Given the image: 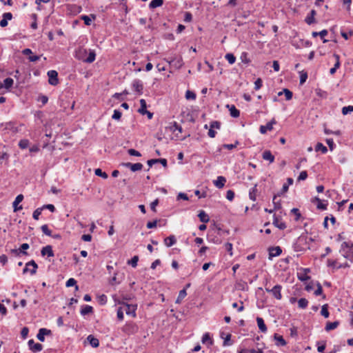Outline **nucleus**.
Returning a JSON list of instances; mask_svg holds the SVG:
<instances>
[{
  "label": "nucleus",
  "instance_id": "nucleus-1",
  "mask_svg": "<svg viewBox=\"0 0 353 353\" xmlns=\"http://www.w3.org/2000/svg\"><path fill=\"white\" fill-rule=\"evenodd\" d=\"M312 241L307 234H301L293 244V248L295 252H301L306 250L310 247V243Z\"/></svg>",
  "mask_w": 353,
  "mask_h": 353
},
{
  "label": "nucleus",
  "instance_id": "nucleus-2",
  "mask_svg": "<svg viewBox=\"0 0 353 353\" xmlns=\"http://www.w3.org/2000/svg\"><path fill=\"white\" fill-rule=\"evenodd\" d=\"M340 252L344 258L352 261L353 259V243L343 242L341 245Z\"/></svg>",
  "mask_w": 353,
  "mask_h": 353
},
{
  "label": "nucleus",
  "instance_id": "nucleus-3",
  "mask_svg": "<svg viewBox=\"0 0 353 353\" xmlns=\"http://www.w3.org/2000/svg\"><path fill=\"white\" fill-rule=\"evenodd\" d=\"M122 331L128 335L134 334L138 332V326L133 322L126 323Z\"/></svg>",
  "mask_w": 353,
  "mask_h": 353
},
{
  "label": "nucleus",
  "instance_id": "nucleus-4",
  "mask_svg": "<svg viewBox=\"0 0 353 353\" xmlns=\"http://www.w3.org/2000/svg\"><path fill=\"white\" fill-rule=\"evenodd\" d=\"M281 290L282 286L281 285H276L272 289L265 288V291L271 293L272 296L278 300H281L282 299Z\"/></svg>",
  "mask_w": 353,
  "mask_h": 353
},
{
  "label": "nucleus",
  "instance_id": "nucleus-5",
  "mask_svg": "<svg viewBox=\"0 0 353 353\" xmlns=\"http://www.w3.org/2000/svg\"><path fill=\"white\" fill-rule=\"evenodd\" d=\"M38 265L34 260H31L26 264V267L23 270V273L26 274L29 272L32 275H34L37 272Z\"/></svg>",
  "mask_w": 353,
  "mask_h": 353
},
{
  "label": "nucleus",
  "instance_id": "nucleus-6",
  "mask_svg": "<svg viewBox=\"0 0 353 353\" xmlns=\"http://www.w3.org/2000/svg\"><path fill=\"white\" fill-rule=\"evenodd\" d=\"M122 307L127 315H130L133 317L136 316L137 305L123 303Z\"/></svg>",
  "mask_w": 353,
  "mask_h": 353
},
{
  "label": "nucleus",
  "instance_id": "nucleus-7",
  "mask_svg": "<svg viewBox=\"0 0 353 353\" xmlns=\"http://www.w3.org/2000/svg\"><path fill=\"white\" fill-rule=\"evenodd\" d=\"M48 83L52 85H57L59 83L58 72L56 70L48 72Z\"/></svg>",
  "mask_w": 353,
  "mask_h": 353
},
{
  "label": "nucleus",
  "instance_id": "nucleus-8",
  "mask_svg": "<svg viewBox=\"0 0 353 353\" xmlns=\"http://www.w3.org/2000/svg\"><path fill=\"white\" fill-rule=\"evenodd\" d=\"M124 279V273L115 272L113 277L110 280L109 283L111 285L120 284Z\"/></svg>",
  "mask_w": 353,
  "mask_h": 353
},
{
  "label": "nucleus",
  "instance_id": "nucleus-9",
  "mask_svg": "<svg viewBox=\"0 0 353 353\" xmlns=\"http://www.w3.org/2000/svg\"><path fill=\"white\" fill-rule=\"evenodd\" d=\"M28 343L30 350H32L34 353L39 352L43 349V345L41 343H34L33 339L29 340Z\"/></svg>",
  "mask_w": 353,
  "mask_h": 353
},
{
  "label": "nucleus",
  "instance_id": "nucleus-10",
  "mask_svg": "<svg viewBox=\"0 0 353 353\" xmlns=\"http://www.w3.org/2000/svg\"><path fill=\"white\" fill-rule=\"evenodd\" d=\"M52 334L50 330L47 328H40L37 334V338L39 341L43 342L45 341V336H49Z\"/></svg>",
  "mask_w": 353,
  "mask_h": 353
},
{
  "label": "nucleus",
  "instance_id": "nucleus-11",
  "mask_svg": "<svg viewBox=\"0 0 353 353\" xmlns=\"http://www.w3.org/2000/svg\"><path fill=\"white\" fill-rule=\"evenodd\" d=\"M132 86L134 90L139 94L143 93V84L140 79H134L132 83Z\"/></svg>",
  "mask_w": 353,
  "mask_h": 353
},
{
  "label": "nucleus",
  "instance_id": "nucleus-12",
  "mask_svg": "<svg viewBox=\"0 0 353 353\" xmlns=\"http://www.w3.org/2000/svg\"><path fill=\"white\" fill-rule=\"evenodd\" d=\"M122 165L125 168H130L132 172L141 170L143 166L141 163H132L128 162L123 163Z\"/></svg>",
  "mask_w": 353,
  "mask_h": 353
},
{
  "label": "nucleus",
  "instance_id": "nucleus-13",
  "mask_svg": "<svg viewBox=\"0 0 353 353\" xmlns=\"http://www.w3.org/2000/svg\"><path fill=\"white\" fill-rule=\"evenodd\" d=\"M282 252V250L279 246L271 247L269 248V259L279 256Z\"/></svg>",
  "mask_w": 353,
  "mask_h": 353
},
{
  "label": "nucleus",
  "instance_id": "nucleus-14",
  "mask_svg": "<svg viewBox=\"0 0 353 353\" xmlns=\"http://www.w3.org/2000/svg\"><path fill=\"white\" fill-rule=\"evenodd\" d=\"M276 123V121L273 119L268 122L265 125H261L259 131L261 134H265L267 131H270L273 129V125Z\"/></svg>",
  "mask_w": 353,
  "mask_h": 353
},
{
  "label": "nucleus",
  "instance_id": "nucleus-15",
  "mask_svg": "<svg viewBox=\"0 0 353 353\" xmlns=\"http://www.w3.org/2000/svg\"><path fill=\"white\" fill-rule=\"evenodd\" d=\"M12 18V14L11 12H5L3 14V19L0 21V26L2 28H4L8 26V21L11 20Z\"/></svg>",
  "mask_w": 353,
  "mask_h": 353
},
{
  "label": "nucleus",
  "instance_id": "nucleus-16",
  "mask_svg": "<svg viewBox=\"0 0 353 353\" xmlns=\"http://www.w3.org/2000/svg\"><path fill=\"white\" fill-rule=\"evenodd\" d=\"M41 254L43 256L47 255L48 257L54 256V252L51 245H46L41 249Z\"/></svg>",
  "mask_w": 353,
  "mask_h": 353
},
{
  "label": "nucleus",
  "instance_id": "nucleus-17",
  "mask_svg": "<svg viewBox=\"0 0 353 353\" xmlns=\"http://www.w3.org/2000/svg\"><path fill=\"white\" fill-rule=\"evenodd\" d=\"M23 196L22 194H19L18 196H17V197L15 198V200L14 201V202L12 203L14 212L20 210L22 209V206L21 205L18 207L17 205L19 203H21L23 201Z\"/></svg>",
  "mask_w": 353,
  "mask_h": 353
},
{
  "label": "nucleus",
  "instance_id": "nucleus-18",
  "mask_svg": "<svg viewBox=\"0 0 353 353\" xmlns=\"http://www.w3.org/2000/svg\"><path fill=\"white\" fill-rule=\"evenodd\" d=\"M225 182H226V179L224 176H219L217 177V179L216 180L214 181V184L216 188L221 189V188H223Z\"/></svg>",
  "mask_w": 353,
  "mask_h": 353
},
{
  "label": "nucleus",
  "instance_id": "nucleus-19",
  "mask_svg": "<svg viewBox=\"0 0 353 353\" xmlns=\"http://www.w3.org/2000/svg\"><path fill=\"white\" fill-rule=\"evenodd\" d=\"M227 108L229 109L232 117L237 118L239 117L240 111L234 105H227Z\"/></svg>",
  "mask_w": 353,
  "mask_h": 353
},
{
  "label": "nucleus",
  "instance_id": "nucleus-20",
  "mask_svg": "<svg viewBox=\"0 0 353 353\" xmlns=\"http://www.w3.org/2000/svg\"><path fill=\"white\" fill-rule=\"evenodd\" d=\"M273 224L280 230H285L287 227L285 223L283 222L276 216H274Z\"/></svg>",
  "mask_w": 353,
  "mask_h": 353
},
{
  "label": "nucleus",
  "instance_id": "nucleus-21",
  "mask_svg": "<svg viewBox=\"0 0 353 353\" xmlns=\"http://www.w3.org/2000/svg\"><path fill=\"white\" fill-rule=\"evenodd\" d=\"M327 30H323L320 32H312V36L314 37H316L317 36L320 37L321 39L323 40V43H327L328 41L325 39H324V37L327 35Z\"/></svg>",
  "mask_w": 353,
  "mask_h": 353
},
{
  "label": "nucleus",
  "instance_id": "nucleus-22",
  "mask_svg": "<svg viewBox=\"0 0 353 353\" xmlns=\"http://www.w3.org/2000/svg\"><path fill=\"white\" fill-rule=\"evenodd\" d=\"M87 341L89 342L90 345L93 347H97L99 345V341L95 338L93 335L90 334L87 337Z\"/></svg>",
  "mask_w": 353,
  "mask_h": 353
},
{
  "label": "nucleus",
  "instance_id": "nucleus-23",
  "mask_svg": "<svg viewBox=\"0 0 353 353\" xmlns=\"http://www.w3.org/2000/svg\"><path fill=\"white\" fill-rule=\"evenodd\" d=\"M256 322L259 327V329L263 333L267 332V327L264 323L263 319L261 317H256Z\"/></svg>",
  "mask_w": 353,
  "mask_h": 353
},
{
  "label": "nucleus",
  "instance_id": "nucleus-24",
  "mask_svg": "<svg viewBox=\"0 0 353 353\" xmlns=\"http://www.w3.org/2000/svg\"><path fill=\"white\" fill-rule=\"evenodd\" d=\"M262 157L264 160L269 161L270 163H273L274 161V157L270 150H265Z\"/></svg>",
  "mask_w": 353,
  "mask_h": 353
},
{
  "label": "nucleus",
  "instance_id": "nucleus-25",
  "mask_svg": "<svg viewBox=\"0 0 353 353\" xmlns=\"http://www.w3.org/2000/svg\"><path fill=\"white\" fill-rule=\"evenodd\" d=\"M93 312V307L88 305H84L82 306L80 313L82 316H85Z\"/></svg>",
  "mask_w": 353,
  "mask_h": 353
},
{
  "label": "nucleus",
  "instance_id": "nucleus-26",
  "mask_svg": "<svg viewBox=\"0 0 353 353\" xmlns=\"http://www.w3.org/2000/svg\"><path fill=\"white\" fill-rule=\"evenodd\" d=\"M176 242V239L174 235H170L164 239V243L167 247H171Z\"/></svg>",
  "mask_w": 353,
  "mask_h": 353
},
{
  "label": "nucleus",
  "instance_id": "nucleus-27",
  "mask_svg": "<svg viewBox=\"0 0 353 353\" xmlns=\"http://www.w3.org/2000/svg\"><path fill=\"white\" fill-rule=\"evenodd\" d=\"M169 129L171 132H175L176 131H178L179 132H182V127L179 125L176 121H173L170 123V125L169 126Z\"/></svg>",
  "mask_w": 353,
  "mask_h": 353
},
{
  "label": "nucleus",
  "instance_id": "nucleus-28",
  "mask_svg": "<svg viewBox=\"0 0 353 353\" xmlns=\"http://www.w3.org/2000/svg\"><path fill=\"white\" fill-rule=\"evenodd\" d=\"M200 221L204 223L209 222V216L203 210H201L198 214Z\"/></svg>",
  "mask_w": 353,
  "mask_h": 353
},
{
  "label": "nucleus",
  "instance_id": "nucleus-29",
  "mask_svg": "<svg viewBox=\"0 0 353 353\" xmlns=\"http://www.w3.org/2000/svg\"><path fill=\"white\" fill-rule=\"evenodd\" d=\"M312 202L316 201L317 205L316 208L319 210H325L327 209V204H324L322 203L321 200L319 197H314L312 201Z\"/></svg>",
  "mask_w": 353,
  "mask_h": 353
},
{
  "label": "nucleus",
  "instance_id": "nucleus-30",
  "mask_svg": "<svg viewBox=\"0 0 353 353\" xmlns=\"http://www.w3.org/2000/svg\"><path fill=\"white\" fill-rule=\"evenodd\" d=\"M274 338L277 341V345L284 346L286 345V341H285L282 336L279 335L278 334H274Z\"/></svg>",
  "mask_w": 353,
  "mask_h": 353
},
{
  "label": "nucleus",
  "instance_id": "nucleus-31",
  "mask_svg": "<svg viewBox=\"0 0 353 353\" xmlns=\"http://www.w3.org/2000/svg\"><path fill=\"white\" fill-rule=\"evenodd\" d=\"M163 0H152L150 1L149 4V7L150 9H154L158 7H160L163 5Z\"/></svg>",
  "mask_w": 353,
  "mask_h": 353
},
{
  "label": "nucleus",
  "instance_id": "nucleus-32",
  "mask_svg": "<svg viewBox=\"0 0 353 353\" xmlns=\"http://www.w3.org/2000/svg\"><path fill=\"white\" fill-rule=\"evenodd\" d=\"M2 83L4 88L9 89L12 86L14 80L10 77H8L5 79Z\"/></svg>",
  "mask_w": 353,
  "mask_h": 353
},
{
  "label": "nucleus",
  "instance_id": "nucleus-33",
  "mask_svg": "<svg viewBox=\"0 0 353 353\" xmlns=\"http://www.w3.org/2000/svg\"><path fill=\"white\" fill-rule=\"evenodd\" d=\"M316 14V12L314 10H312L310 14H308L307 16V17L305 18V22L310 25L312 24V23L314 22V15Z\"/></svg>",
  "mask_w": 353,
  "mask_h": 353
},
{
  "label": "nucleus",
  "instance_id": "nucleus-34",
  "mask_svg": "<svg viewBox=\"0 0 353 353\" xmlns=\"http://www.w3.org/2000/svg\"><path fill=\"white\" fill-rule=\"evenodd\" d=\"M221 337L224 339V341H223L224 346L232 345L231 343H229V341H230V339H231L230 334H225L224 332H221Z\"/></svg>",
  "mask_w": 353,
  "mask_h": 353
},
{
  "label": "nucleus",
  "instance_id": "nucleus-35",
  "mask_svg": "<svg viewBox=\"0 0 353 353\" xmlns=\"http://www.w3.org/2000/svg\"><path fill=\"white\" fill-rule=\"evenodd\" d=\"M339 325V322L338 321H334V322H328L326 324V326L325 327V330L327 331V332H329L330 330H334L337 327V326Z\"/></svg>",
  "mask_w": 353,
  "mask_h": 353
},
{
  "label": "nucleus",
  "instance_id": "nucleus-36",
  "mask_svg": "<svg viewBox=\"0 0 353 353\" xmlns=\"http://www.w3.org/2000/svg\"><path fill=\"white\" fill-rule=\"evenodd\" d=\"M95 58H96L95 52L94 50H90L88 57L83 61L86 63H91L95 60Z\"/></svg>",
  "mask_w": 353,
  "mask_h": 353
},
{
  "label": "nucleus",
  "instance_id": "nucleus-37",
  "mask_svg": "<svg viewBox=\"0 0 353 353\" xmlns=\"http://www.w3.org/2000/svg\"><path fill=\"white\" fill-rule=\"evenodd\" d=\"M140 105H141V107L138 110V112L144 115L145 114V112L147 111L146 110V108H147V104H146V101L145 99H141L140 100Z\"/></svg>",
  "mask_w": 353,
  "mask_h": 353
},
{
  "label": "nucleus",
  "instance_id": "nucleus-38",
  "mask_svg": "<svg viewBox=\"0 0 353 353\" xmlns=\"http://www.w3.org/2000/svg\"><path fill=\"white\" fill-rule=\"evenodd\" d=\"M187 292L186 289H183L179 291L178 297L176 300V303H181L182 300L186 296Z\"/></svg>",
  "mask_w": 353,
  "mask_h": 353
},
{
  "label": "nucleus",
  "instance_id": "nucleus-39",
  "mask_svg": "<svg viewBox=\"0 0 353 353\" xmlns=\"http://www.w3.org/2000/svg\"><path fill=\"white\" fill-rule=\"evenodd\" d=\"M327 264L328 267H331V268H342V267L347 266V263L345 265H339V266H337L336 265V264H337L336 261L332 260V259H327Z\"/></svg>",
  "mask_w": 353,
  "mask_h": 353
},
{
  "label": "nucleus",
  "instance_id": "nucleus-40",
  "mask_svg": "<svg viewBox=\"0 0 353 353\" xmlns=\"http://www.w3.org/2000/svg\"><path fill=\"white\" fill-rule=\"evenodd\" d=\"M315 150L316 152L321 151L323 154H325L327 152V148L321 143H318L316 145Z\"/></svg>",
  "mask_w": 353,
  "mask_h": 353
},
{
  "label": "nucleus",
  "instance_id": "nucleus-41",
  "mask_svg": "<svg viewBox=\"0 0 353 353\" xmlns=\"http://www.w3.org/2000/svg\"><path fill=\"white\" fill-rule=\"evenodd\" d=\"M308 305V301L305 298H301L299 301H298V305H299V307L301 308V309H305L307 307Z\"/></svg>",
  "mask_w": 353,
  "mask_h": 353
},
{
  "label": "nucleus",
  "instance_id": "nucleus-42",
  "mask_svg": "<svg viewBox=\"0 0 353 353\" xmlns=\"http://www.w3.org/2000/svg\"><path fill=\"white\" fill-rule=\"evenodd\" d=\"M256 185H255L250 190L249 192V197L252 201H256Z\"/></svg>",
  "mask_w": 353,
  "mask_h": 353
},
{
  "label": "nucleus",
  "instance_id": "nucleus-43",
  "mask_svg": "<svg viewBox=\"0 0 353 353\" xmlns=\"http://www.w3.org/2000/svg\"><path fill=\"white\" fill-rule=\"evenodd\" d=\"M225 59L228 61L230 64H233L236 61V57L232 53H228L225 56Z\"/></svg>",
  "mask_w": 353,
  "mask_h": 353
},
{
  "label": "nucleus",
  "instance_id": "nucleus-44",
  "mask_svg": "<svg viewBox=\"0 0 353 353\" xmlns=\"http://www.w3.org/2000/svg\"><path fill=\"white\" fill-rule=\"evenodd\" d=\"M317 345V350L319 352H323L326 347L325 341H318L316 343Z\"/></svg>",
  "mask_w": 353,
  "mask_h": 353
},
{
  "label": "nucleus",
  "instance_id": "nucleus-45",
  "mask_svg": "<svg viewBox=\"0 0 353 353\" xmlns=\"http://www.w3.org/2000/svg\"><path fill=\"white\" fill-rule=\"evenodd\" d=\"M327 307H328V305L327 304H325L322 306V308H321V314L325 318H328L329 315H330Z\"/></svg>",
  "mask_w": 353,
  "mask_h": 353
},
{
  "label": "nucleus",
  "instance_id": "nucleus-46",
  "mask_svg": "<svg viewBox=\"0 0 353 353\" xmlns=\"http://www.w3.org/2000/svg\"><path fill=\"white\" fill-rule=\"evenodd\" d=\"M196 94L191 91V90H187L185 92V98L188 100H194L196 99Z\"/></svg>",
  "mask_w": 353,
  "mask_h": 353
},
{
  "label": "nucleus",
  "instance_id": "nucleus-47",
  "mask_svg": "<svg viewBox=\"0 0 353 353\" xmlns=\"http://www.w3.org/2000/svg\"><path fill=\"white\" fill-rule=\"evenodd\" d=\"M66 287H72V286H74L75 285V288L76 290H78V285H77V281L73 279V278H70L67 281H66Z\"/></svg>",
  "mask_w": 353,
  "mask_h": 353
},
{
  "label": "nucleus",
  "instance_id": "nucleus-48",
  "mask_svg": "<svg viewBox=\"0 0 353 353\" xmlns=\"http://www.w3.org/2000/svg\"><path fill=\"white\" fill-rule=\"evenodd\" d=\"M94 174L98 176L102 177L103 179H107L108 176V174L105 172H103L100 168L96 169L94 170Z\"/></svg>",
  "mask_w": 353,
  "mask_h": 353
},
{
  "label": "nucleus",
  "instance_id": "nucleus-49",
  "mask_svg": "<svg viewBox=\"0 0 353 353\" xmlns=\"http://www.w3.org/2000/svg\"><path fill=\"white\" fill-rule=\"evenodd\" d=\"M41 231L46 235L50 236H52V231L48 228V225L45 224L41 227Z\"/></svg>",
  "mask_w": 353,
  "mask_h": 353
},
{
  "label": "nucleus",
  "instance_id": "nucleus-50",
  "mask_svg": "<svg viewBox=\"0 0 353 353\" xmlns=\"http://www.w3.org/2000/svg\"><path fill=\"white\" fill-rule=\"evenodd\" d=\"M139 261V256H134L131 260L128 261V264L131 265L133 268H136L137 266V263Z\"/></svg>",
  "mask_w": 353,
  "mask_h": 353
},
{
  "label": "nucleus",
  "instance_id": "nucleus-51",
  "mask_svg": "<svg viewBox=\"0 0 353 353\" xmlns=\"http://www.w3.org/2000/svg\"><path fill=\"white\" fill-rule=\"evenodd\" d=\"M341 112L343 115H346L348 113L352 112H353V105L344 106L342 108Z\"/></svg>",
  "mask_w": 353,
  "mask_h": 353
},
{
  "label": "nucleus",
  "instance_id": "nucleus-52",
  "mask_svg": "<svg viewBox=\"0 0 353 353\" xmlns=\"http://www.w3.org/2000/svg\"><path fill=\"white\" fill-rule=\"evenodd\" d=\"M123 313H124V310H123V307L122 306L119 307L117 309V319L119 321H123V317H124Z\"/></svg>",
  "mask_w": 353,
  "mask_h": 353
},
{
  "label": "nucleus",
  "instance_id": "nucleus-53",
  "mask_svg": "<svg viewBox=\"0 0 353 353\" xmlns=\"http://www.w3.org/2000/svg\"><path fill=\"white\" fill-rule=\"evenodd\" d=\"M29 143L28 139H21L19 143V146L21 149H26L28 147Z\"/></svg>",
  "mask_w": 353,
  "mask_h": 353
},
{
  "label": "nucleus",
  "instance_id": "nucleus-54",
  "mask_svg": "<svg viewBox=\"0 0 353 353\" xmlns=\"http://www.w3.org/2000/svg\"><path fill=\"white\" fill-rule=\"evenodd\" d=\"M42 210V208H39L36 209L32 214L33 219L35 220H38L39 219V216L41 215Z\"/></svg>",
  "mask_w": 353,
  "mask_h": 353
},
{
  "label": "nucleus",
  "instance_id": "nucleus-55",
  "mask_svg": "<svg viewBox=\"0 0 353 353\" xmlns=\"http://www.w3.org/2000/svg\"><path fill=\"white\" fill-rule=\"evenodd\" d=\"M283 92H284L286 100L289 101V100L292 99L293 94H292V92L290 90H288L287 88H284L283 90Z\"/></svg>",
  "mask_w": 353,
  "mask_h": 353
},
{
  "label": "nucleus",
  "instance_id": "nucleus-56",
  "mask_svg": "<svg viewBox=\"0 0 353 353\" xmlns=\"http://www.w3.org/2000/svg\"><path fill=\"white\" fill-rule=\"evenodd\" d=\"M288 189H289L288 185H287L286 183H284L283 185V187H282L281 191L279 192L276 195L278 196H281V195H283V194L287 192L288 191Z\"/></svg>",
  "mask_w": 353,
  "mask_h": 353
},
{
  "label": "nucleus",
  "instance_id": "nucleus-57",
  "mask_svg": "<svg viewBox=\"0 0 353 353\" xmlns=\"http://www.w3.org/2000/svg\"><path fill=\"white\" fill-rule=\"evenodd\" d=\"M121 117V112L119 110H114L112 116V119L119 120Z\"/></svg>",
  "mask_w": 353,
  "mask_h": 353
},
{
  "label": "nucleus",
  "instance_id": "nucleus-58",
  "mask_svg": "<svg viewBox=\"0 0 353 353\" xmlns=\"http://www.w3.org/2000/svg\"><path fill=\"white\" fill-rule=\"evenodd\" d=\"M262 85H263V81H262L261 79H260V78L257 79L254 82V89L256 90H259L262 87Z\"/></svg>",
  "mask_w": 353,
  "mask_h": 353
},
{
  "label": "nucleus",
  "instance_id": "nucleus-59",
  "mask_svg": "<svg viewBox=\"0 0 353 353\" xmlns=\"http://www.w3.org/2000/svg\"><path fill=\"white\" fill-rule=\"evenodd\" d=\"M224 247L225 250L230 253V255L232 256V244L228 242L224 245Z\"/></svg>",
  "mask_w": 353,
  "mask_h": 353
},
{
  "label": "nucleus",
  "instance_id": "nucleus-60",
  "mask_svg": "<svg viewBox=\"0 0 353 353\" xmlns=\"http://www.w3.org/2000/svg\"><path fill=\"white\" fill-rule=\"evenodd\" d=\"M11 252L16 256H19L21 254L28 255V253L26 252L22 251L19 249H13L11 250Z\"/></svg>",
  "mask_w": 353,
  "mask_h": 353
},
{
  "label": "nucleus",
  "instance_id": "nucleus-61",
  "mask_svg": "<svg viewBox=\"0 0 353 353\" xmlns=\"http://www.w3.org/2000/svg\"><path fill=\"white\" fill-rule=\"evenodd\" d=\"M128 152L131 156H134V157H141V153L134 149H129Z\"/></svg>",
  "mask_w": 353,
  "mask_h": 353
},
{
  "label": "nucleus",
  "instance_id": "nucleus-62",
  "mask_svg": "<svg viewBox=\"0 0 353 353\" xmlns=\"http://www.w3.org/2000/svg\"><path fill=\"white\" fill-rule=\"evenodd\" d=\"M291 213L294 214L296 216L295 220L298 221L301 217V213L297 208H292L291 210Z\"/></svg>",
  "mask_w": 353,
  "mask_h": 353
},
{
  "label": "nucleus",
  "instance_id": "nucleus-63",
  "mask_svg": "<svg viewBox=\"0 0 353 353\" xmlns=\"http://www.w3.org/2000/svg\"><path fill=\"white\" fill-rule=\"evenodd\" d=\"M234 192L231 190H228L226 192L227 199H228L229 201H232L234 199Z\"/></svg>",
  "mask_w": 353,
  "mask_h": 353
},
{
  "label": "nucleus",
  "instance_id": "nucleus-64",
  "mask_svg": "<svg viewBox=\"0 0 353 353\" xmlns=\"http://www.w3.org/2000/svg\"><path fill=\"white\" fill-rule=\"evenodd\" d=\"M192 19V15L189 12H185L184 14V21L185 22H190Z\"/></svg>",
  "mask_w": 353,
  "mask_h": 353
}]
</instances>
